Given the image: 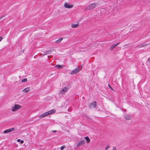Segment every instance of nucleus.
<instances>
[{"label":"nucleus","mask_w":150,"mask_h":150,"mask_svg":"<svg viewBox=\"0 0 150 150\" xmlns=\"http://www.w3.org/2000/svg\"><path fill=\"white\" fill-rule=\"evenodd\" d=\"M55 112V110H51L43 113L42 114L40 115L39 116V117L40 118H42L43 117L47 116L48 115H50V114L54 113Z\"/></svg>","instance_id":"1"},{"label":"nucleus","mask_w":150,"mask_h":150,"mask_svg":"<svg viewBox=\"0 0 150 150\" xmlns=\"http://www.w3.org/2000/svg\"><path fill=\"white\" fill-rule=\"evenodd\" d=\"M96 7V5L94 4H91L87 6L85 10H88L91 9H93L95 8Z\"/></svg>","instance_id":"2"},{"label":"nucleus","mask_w":150,"mask_h":150,"mask_svg":"<svg viewBox=\"0 0 150 150\" xmlns=\"http://www.w3.org/2000/svg\"><path fill=\"white\" fill-rule=\"evenodd\" d=\"M21 108V105L18 104H15L14 106L12 108L11 110L12 111H15Z\"/></svg>","instance_id":"3"},{"label":"nucleus","mask_w":150,"mask_h":150,"mask_svg":"<svg viewBox=\"0 0 150 150\" xmlns=\"http://www.w3.org/2000/svg\"><path fill=\"white\" fill-rule=\"evenodd\" d=\"M96 102H92L89 105V108H95L96 107Z\"/></svg>","instance_id":"4"},{"label":"nucleus","mask_w":150,"mask_h":150,"mask_svg":"<svg viewBox=\"0 0 150 150\" xmlns=\"http://www.w3.org/2000/svg\"><path fill=\"white\" fill-rule=\"evenodd\" d=\"M85 143V140H82L80 141H79V142L77 144V147H80L81 145H83Z\"/></svg>","instance_id":"5"},{"label":"nucleus","mask_w":150,"mask_h":150,"mask_svg":"<svg viewBox=\"0 0 150 150\" xmlns=\"http://www.w3.org/2000/svg\"><path fill=\"white\" fill-rule=\"evenodd\" d=\"M80 71V69L79 68H76L74 70L72 71L71 73V74H74L78 73Z\"/></svg>","instance_id":"6"},{"label":"nucleus","mask_w":150,"mask_h":150,"mask_svg":"<svg viewBox=\"0 0 150 150\" xmlns=\"http://www.w3.org/2000/svg\"><path fill=\"white\" fill-rule=\"evenodd\" d=\"M68 90V88L67 87L65 88H64L61 90L59 92V93L62 94H64V93L67 91Z\"/></svg>","instance_id":"7"},{"label":"nucleus","mask_w":150,"mask_h":150,"mask_svg":"<svg viewBox=\"0 0 150 150\" xmlns=\"http://www.w3.org/2000/svg\"><path fill=\"white\" fill-rule=\"evenodd\" d=\"M64 6L65 8H71L73 7V6L72 5L68 4L67 3H66L64 5Z\"/></svg>","instance_id":"8"},{"label":"nucleus","mask_w":150,"mask_h":150,"mask_svg":"<svg viewBox=\"0 0 150 150\" xmlns=\"http://www.w3.org/2000/svg\"><path fill=\"white\" fill-rule=\"evenodd\" d=\"M14 130V128H12L9 129H6L5 131H4V133H6L10 132L13 131Z\"/></svg>","instance_id":"9"},{"label":"nucleus","mask_w":150,"mask_h":150,"mask_svg":"<svg viewBox=\"0 0 150 150\" xmlns=\"http://www.w3.org/2000/svg\"><path fill=\"white\" fill-rule=\"evenodd\" d=\"M125 118L126 120H129L131 118V117L128 114H125Z\"/></svg>","instance_id":"10"},{"label":"nucleus","mask_w":150,"mask_h":150,"mask_svg":"<svg viewBox=\"0 0 150 150\" xmlns=\"http://www.w3.org/2000/svg\"><path fill=\"white\" fill-rule=\"evenodd\" d=\"M120 43H117L116 44L112 45L111 46V47L110 48V50H112L115 47L117 46Z\"/></svg>","instance_id":"11"},{"label":"nucleus","mask_w":150,"mask_h":150,"mask_svg":"<svg viewBox=\"0 0 150 150\" xmlns=\"http://www.w3.org/2000/svg\"><path fill=\"white\" fill-rule=\"evenodd\" d=\"M30 91V88L27 87L23 89V91H24L25 93H27Z\"/></svg>","instance_id":"12"},{"label":"nucleus","mask_w":150,"mask_h":150,"mask_svg":"<svg viewBox=\"0 0 150 150\" xmlns=\"http://www.w3.org/2000/svg\"><path fill=\"white\" fill-rule=\"evenodd\" d=\"M79 24L77 23L76 24H72L71 26L73 28H76L79 27Z\"/></svg>","instance_id":"13"},{"label":"nucleus","mask_w":150,"mask_h":150,"mask_svg":"<svg viewBox=\"0 0 150 150\" xmlns=\"http://www.w3.org/2000/svg\"><path fill=\"white\" fill-rule=\"evenodd\" d=\"M149 44H146L144 45H143V44H140L138 45V47L139 48H141L145 46H146L148 45Z\"/></svg>","instance_id":"14"},{"label":"nucleus","mask_w":150,"mask_h":150,"mask_svg":"<svg viewBox=\"0 0 150 150\" xmlns=\"http://www.w3.org/2000/svg\"><path fill=\"white\" fill-rule=\"evenodd\" d=\"M63 40L62 38H60L58 40H57L55 41V42L56 43H59Z\"/></svg>","instance_id":"15"},{"label":"nucleus","mask_w":150,"mask_h":150,"mask_svg":"<svg viewBox=\"0 0 150 150\" xmlns=\"http://www.w3.org/2000/svg\"><path fill=\"white\" fill-rule=\"evenodd\" d=\"M86 140V142L87 143H88L90 142V139L88 137H84V138Z\"/></svg>","instance_id":"16"},{"label":"nucleus","mask_w":150,"mask_h":150,"mask_svg":"<svg viewBox=\"0 0 150 150\" xmlns=\"http://www.w3.org/2000/svg\"><path fill=\"white\" fill-rule=\"evenodd\" d=\"M55 67H58V69H60L61 68H62L63 67V65H56L54 66Z\"/></svg>","instance_id":"17"},{"label":"nucleus","mask_w":150,"mask_h":150,"mask_svg":"<svg viewBox=\"0 0 150 150\" xmlns=\"http://www.w3.org/2000/svg\"><path fill=\"white\" fill-rule=\"evenodd\" d=\"M50 50L47 51L45 52L43 54V56L46 55L50 53Z\"/></svg>","instance_id":"18"},{"label":"nucleus","mask_w":150,"mask_h":150,"mask_svg":"<svg viewBox=\"0 0 150 150\" xmlns=\"http://www.w3.org/2000/svg\"><path fill=\"white\" fill-rule=\"evenodd\" d=\"M65 147V146L64 145L62 146L60 148V149L61 150H63L64 149Z\"/></svg>","instance_id":"19"},{"label":"nucleus","mask_w":150,"mask_h":150,"mask_svg":"<svg viewBox=\"0 0 150 150\" xmlns=\"http://www.w3.org/2000/svg\"><path fill=\"white\" fill-rule=\"evenodd\" d=\"M27 81V79H24L23 80H22V82H24L26 81Z\"/></svg>","instance_id":"20"},{"label":"nucleus","mask_w":150,"mask_h":150,"mask_svg":"<svg viewBox=\"0 0 150 150\" xmlns=\"http://www.w3.org/2000/svg\"><path fill=\"white\" fill-rule=\"evenodd\" d=\"M110 147V146L108 145V144L107 145L106 147L105 148V149L106 150H107Z\"/></svg>","instance_id":"21"},{"label":"nucleus","mask_w":150,"mask_h":150,"mask_svg":"<svg viewBox=\"0 0 150 150\" xmlns=\"http://www.w3.org/2000/svg\"><path fill=\"white\" fill-rule=\"evenodd\" d=\"M20 142L21 144H23L24 142V141L23 140H21Z\"/></svg>","instance_id":"22"},{"label":"nucleus","mask_w":150,"mask_h":150,"mask_svg":"<svg viewBox=\"0 0 150 150\" xmlns=\"http://www.w3.org/2000/svg\"><path fill=\"white\" fill-rule=\"evenodd\" d=\"M108 86L112 90H113V89L112 88V87L109 85H108Z\"/></svg>","instance_id":"23"},{"label":"nucleus","mask_w":150,"mask_h":150,"mask_svg":"<svg viewBox=\"0 0 150 150\" xmlns=\"http://www.w3.org/2000/svg\"><path fill=\"white\" fill-rule=\"evenodd\" d=\"M113 150H116V149L115 147H113Z\"/></svg>","instance_id":"24"},{"label":"nucleus","mask_w":150,"mask_h":150,"mask_svg":"<svg viewBox=\"0 0 150 150\" xmlns=\"http://www.w3.org/2000/svg\"><path fill=\"white\" fill-rule=\"evenodd\" d=\"M21 141V140L20 139H18L17 140V141L18 142H20Z\"/></svg>","instance_id":"25"},{"label":"nucleus","mask_w":150,"mask_h":150,"mask_svg":"<svg viewBox=\"0 0 150 150\" xmlns=\"http://www.w3.org/2000/svg\"><path fill=\"white\" fill-rule=\"evenodd\" d=\"M57 130H54V131H52V132H57Z\"/></svg>","instance_id":"26"},{"label":"nucleus","mask_w":150,"mask_h":150,"mask_svg":"<svg viewBox=\"0 0 150 150\" xmlns=\"http://www.w3.org/2000/svg\"><path fill=\"white\" fill-rule=\"evenodd\" d=\"M148 61L150 62V57L148 59Z\"/></svg>","instance_id":"27"},{"label":"nucleus","mask_w":150,"mask_h":150,"mask_svg":"<svg viewBox=\"0 0 150 150\" xmlns=\"http://www.w3.org/2000/svg\"><path fill=\"white\" fill-rule=\"evenodd\" d=\"M2 39V37L0 38V41Z\"/></svg>","instance_id":"28"},{"label":"nucleus","mask_w":150,"mask_h":150,"mask_svg":"<svg viewBox=\"0 0 150 150\" xmlns=\"http://www.w3.org/2000/svg\"><path fill=\"white\" fill-rule=\"evenodd\" d=\"M3 17H4V16H1V17H0V19H1L2 18H3Z\"/></svg>","instance_id":"29"},{"label":"nucleus","mask_w":150,"mask_h":150,"mask_svg":"<svg viewBox=\"0 0 150 150\" xmlns=\"http://www.w3.org/2000/svg\"><path fill=\"white\" fill-rule=\"evenodd\" d=\"M47 57H48V58H49V56H48Z\"/></svg>","instance_id":"30"}]
</instances>
